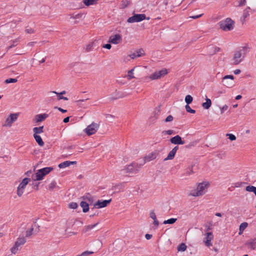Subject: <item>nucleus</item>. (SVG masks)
I'll return each instance as SVG.
<instances>
[{
	"mask_svg": "<svg viewBox=\"0 0 256 256\" xmlns=\"http://www.w3.org/2000/svg\"><path fill=\"white\" fill-rule=\"evenodd\" d=\"M248 52L249 48L247 46L240 48L234 54L233 58L232 59V64L235 65L239 64L243 60Z\"/></svg>",
	"mask_w": 256,
	"mask_h": 256,
	"instance_id": "nucleus-1",
	"label": "nucleus"
},
{
	"mask_svg": "<svg viewBox=\"0 0 256 256\" xmlns=\"http://www.w3.org/2000/svg\"><path fill=\"white\" fill-rule=\"evenodd\" d=\"M208 184L206 182L198 184L196 189L191 190L190 195L193 196H198L204 194L207 190Z\"/></svg>",
	"mask_w": 256,
	"mask_h": 256,
	"instance_id": "nucleus-2",
	"label": "nucleus"
},
{
	"mask_svg": "<svg viewBox=\"0 0 256 256\" xmlns=\"http://www.w3.org/2000/svg\"><path fill=\"white\" fill-rule=\"evenodd\" d=\"M220 28L225 32L230 31L234 28V22L230 18H226L218 23Z\"/></svg>",
	"mask_w": 256,
	"mask_h": 256,
	"instance_id": "nucleus-3",
	"label": "nucleus"
},
{
	"mask_svg": "<svg viewBox=\"0 0 256 256\" xmlns=\"http://www.w3.org/2000/svg\"><path fill=\"white\" fill-rule=\"evenodd\" d=\"M26 242V239L24 236H20L17 238L14 245L10 248V252L14 254L18 253L22 246Z\"/></svg>",
	"mask_w": 256,
	"mask_h": 256,
	"instance_id": "nucleus-4",
	"label": "nucleus"
},
{
	"mask_svg": "<svg viewBox=\"0 0 256 256\" xmlns=\"http://www.w3.org/2000/svg\"><path fill=\"white\" fill-rule=\"evenodd\" d=\"M52 168L50 167H46L40 169L37 171V172L32 176V179L34 180H40L43 179L44 177L47 174H48L52 170Z\"/></svg>",
	"mask_w": 256,
	"mask_h": 256,
	"instance_id": "nucleus-5",
	"label": "nucleus"
},
{
	"mask_svg": "<svg viewBox=\"0 0 256 256\" xmlns=\"http://www.w3.org/2000/svg\"><path fill=\"white\" fill-rule=\"evenodd\" d=\"M168 74V70L166 68H162L161 70L156 71L152 73L149 76L146 78L150 79L151 80H156Z\"/></svg>",
	"mask_w": 256,
	"mask_h": 256,
	"instance_id": "nucleus-6",
	"label": "nucleus"
},
{
	"mask_svg": "<svg viewBox=\"0 0 256 256\" xmlns=\"http://www.w3.org/2000/svg\"><path fill=\"white\" fill-rule=\"evenodd\" d=\"M18 116L19 113L10 114L6 118L3 126L8 128L11 127L12 124L18 120Z\"/></svg>",
	"mask_w": 256,
	"mask_h": 256,
	"instance_id": "nucleus-7",
	"label": "nucleus"
},
{
	"mask_svg": "<svg viewBox=\"0 0 256 256\" xmlns=\"http://www.w3.org/2000/svg\"><path fill=\"white\" fill-rule=\"evenodd\" d=\"M30 181V178H24L22 180V182L20 184L17 188L16 194L18 196H21L24 191L26 186Z\"/></svg>",
	"mask_w": 256,
	"mask_h": 256,
	"instance_id": "nucleus-8",
	"label": "nucleus"
},
{
	"mask_svg": "<svg viewBox=\"0 0 256 256\" xmlns=\"http://www.w3.org/2000/svg\"><path fill=\"white\" fill-rule=\"evenodd\" d=\"M99 128V124L96 122H92L88 125L84 130V132L88 135L90 136L94 134Z\"/></svg>",
	"mask_w": 256,
	"mask_h": 256,
	"instance_id": "nucleus-9",
	"label": "nucleus"
},
{
	"mask_svg": "<svg viewBox=\"0 0 256 256\" xmlns=\"http://www.w3.org/2000/svg\"><path fill=\"white\" fill-rule=\"evenodd\" d=\"M146 18L144 14H134L133 16L130 17L127 22L129 23L140 22Z\"/></svg>",
	"mask_w": 256,
	"mask_h": 256,
	"instance_id": "nucleus-10",
	"label": "nucleus"
},
{
	"mask_svg": "<svg viewBox=\"0 0 256 256\" xmlns=\"http://www.w3.org/2000/svg\"><path fill=\"white\" fill-rule=\"evenodd\" d=\"M234 76L232 75L225 76L222 78V84L227 88H231L234 84Z\"/></svg>",
	"mask_w": 256,
	"mask_h": 256,
	"instance_id": "nucleus-11",
	"label": "nucleus"
},
{
	"mask_svg": "<svg viewBox=\"0 0 256 256\" xmlns=\"http://www.w3.org/2000/svg\"><path fill=\"white\" fill-rule=\"evenodd\" d=\"M214 238V235L212 232H207L204 234V242L205 245L208 247L212 246V240Z\"/></svg>",
	"mask_w": 256,
	"mask_h": 256,
	"instance_id": "nucleus-12",
	"label": "nucleus"
},
{
	"mask_svg": "<svg viewBox=\"0 0 256 256\" xmlns=\"http://www.w3.org/2000/svg\"><path fill=\"white\" fill-rule=\"evenodd\" d=\"M112 201V199L108 200H98L96 202L94 206L96 208H101L106 206Z\"/></svg>",
	"mask_w": 256,
	"mask_h": 256,
	"instance_id": "nucleus-13",
	"label": "nucleus"
},
{
	"mask_svg": "<svg viewBox=\"0 0 256 256\" xmlns=\"http://www.w3.org/2000/svg\"><path fill=\"white\" fill-rule=\"evenodd\" d=\"M122 36L120 34L112 35L108 39V42L114 44H117L122 42Z\"/></svg>",
	"mask_w": 256,
	"mask_h": 256,
	"instance_id": "nucleus-14",
	"label": "nucleus"
},
{
	"mask_svg": "<svg viewBox=\"0 0 256 256\" xmlns=\"http://www.w3.org/2000/svg\"><path fill=\"white\" fill-rule=\"evenodd\" d=\"M170 142H171L172 144H184V142L182 140V138L178 135H176L172 138L170 140Z\"/></svg>",
	"mask_w": 256,
	"mask_h": 256,
	"instance_id": "nucleus-15",
	"label": "nucleus"
},
{
	"mask_svg": "<svg viewBox=\"0 0 256 256\" xmlns=\"http://www.w3.org/2000/svg\"><path fill=\"white\" fill-rule=\"evenodd\" d=\"M220 48L214 46H209L206 48L207 54L210 56L214 55L220 51Z\"/></svg>",
	"mask_w": 256,
	"mask_h": 256,
	"instance_id": "nucleus-16",
	"label": "nucleus"
},
{
	"mask_svg": "<svg viewBox=\"0 0 256 256\" xmlns=\"http://www.w3.org/2000/svg\"><path fill=\"white\" fill-rule=\"evenodd\" d=\"M144 54V50L142 49H140L135 52L129 54V56L132 59H134L136 58L140 57Z\"/></svg>",
	"mask_w": 256,
	"mask_h": 256,
	"instance_id": "nucleus-17",
	"label": "nucleus"
},
{
	"mask_svg": "<svg viewBox=\"0 0 256 256\" xmlns=\"http://www.w3.org/2000/svg\"><path fill=\"white\" fill-rule=\"evenodd\" d=\"M178 149V146H176L174 148L172 149V150H171L169 152L167 157L164 160H172L174 158V156H175Z\"/></svg>",
	"mask_w": 256,
	"mask_h": 256,
	"instance_id": "nucleus-18",
	"label": "nucleus"
},
{
	"mask_svg": "<svg viewBox=\"0 0 256 256\" xmlns=\"http://www.w3.org/2000/svg\"><path fill=\"white\" fill-rule=\"evenodd\" d=\"M48 116V115L46 114H38L35 116L34 120L36 122H39L44 120Z\"/></svg>",
	"mask_w": 256,
	"mask_h": 256,
	"instance_id": "nucleus-19",
	"label": "nucleus"
},
{
	"mask_svg": "<svg viewBox=\"0 0 256 256\" xmlns=\"http://www.w3.org/2000/svg\"><path fill=\"white\" fill-rule=\"evenodd\" d=\"M76 164V161H68V160H66V161H65V162H62L58 164V167L60 168H66L68 166H69L71 164Z\"/></svg>",
	"mask_w": 256,
	"mask_h": 256,
	"instance_id": "nucleus-20",
	"label": "nucleus"
},
{
	"mask_svg": "<svg viewBox=\"0 0 256 256\" xmlns=\"http://www.w3.org/2000/svg\"><path fill=\"white\" fill-rule=\"evenodd\" d=\"M136 165L134 164H132L126 166L124 170L125 172H133L137 170L136 169Z\"/></svg>",
	"mask_w": 256,
	"mask_h": 256,
	"instance_id": "nucleus-21",
	"label": "nucleus"
},
{
	"mask_svg": "<svg viewBox=\"0 0 256 256\" xmlns=\"http://www.w3.org/2000/svg\"><path fill=\"white\" fill-rule=\"evenodd\" d=\"M157 153L155 152L149 154L145 156L144 160L146 162H150L156 158Z\"/></svg>",
	"mask_w": 256,
	"mask_h": 256,
	"instance_id": "nucleus-22",
	"label": "nucleus"
},
{
	"mask_svg": "<svg viewBox=\"0 0 256 256\" xmlns=\"http://www.w3.org/2000/svg\"><path fill=\"white\" fill-rule=\"evenodd\" d=\"M34 140L40 146H44V142H43L42 138L38 134H34Z\"/></svg>",
	"mask_w": 256,
	"mask_h": 256,
	"instance_id": "nucleus-23",
	"label": "nucleus"
},
{
	"mask_svg": "<svg viewBox=\"0 0 256 256\" xmlns=\"http://www.w3.org/2000/svg\"><path fill=\"white\" fill-rule=\"evenodd\" d=\"M211 105H212L211 100L210 98H208L207 96H206V102L202 103V106L204 109L208 110L211 106Z\"/></svg>",
	"mask_w": 256,
	"mask_h": 256,
	"instance_id": "nucleus-24",
	"label": "nucleus"
},
{
	"mask_svg": "<svg viewBox=\"0 0 256 256\" xmlns=\"http://www.w3.org/2000/svg\"><path fill=\"white\" fill-rule=\"evenodd\" d=\"M80 206L82 208V211L84 212H86L89 210L88 204L85 202L82 201L80 203Z\"/></svg>",
	"mask_w": 256,
	"mask_h": 256,
	"instance_id": "nucleus-25",
	"label": "nucleus"
},
{
	"mask_svg": "<svg viewBox=\"0 0 256 256\" xmlns=\"http://www.w3.org/2000/svg\"><path fill=\"white\" fill-rule=\"evenodd\" d=\"M98 0H82L83 3L87 6L96 4L98 3Z\"/></svg>",
	"mask_w": 256,
	"mask_h": 256,
	"instance_id": "nucleus-26",
	"label": "nucleus"
},
{
	"mask_svg": "<svg viewBox=\"0 0 256 256\" xmlns=\"http://www.w3.org/2000/svg\"><path fill=\"white\" fill-rule=\"evenodd\" d=\"M98 222L96 223V224H90V225H88V226H86L84 227V232H86L90 230H92V228H94L98 224Z\"/></svg>",
	"mask_w": 256,
	"mask_h": 256,
	"instance_id": "nucleus-27",
	"label": "nucleus"
},
{
	"mask_svg": "<svg viewBox=\"0 0 256 256\" xmlns=\"http://www.w3.org/2000/svg\"><path fill=\"white\" fill-rule=\"evenodd\" d=\"M44 126H39V127H34L33 128V132L34 134H39L42 133L44 132L43 130Z\"/></svg>",
	"mask_w": 256,
	"mask_h": 256,
	"instance_id": "nucleus-28",
	"label": "nucleus"
},
{
	"mask_svg": "<svg viewBox=\"0 0 256 256\" xmlns=\"http://www.w3.org/2000/svg\"><path fill=\"white\" fill-rule=\"evenodd\" d=\"M246 190L248 192H253L256 196V187L252 186H246Z\"/></svg>",
	"mask_w": 256,
	"mask_h": 256,
	"instance_id": "nucleus-29",
	"label": "nucleus"
},
{
	"mask_svg": "<svg viewBox=\"0 0 256 256\" xmlns=\"http://www.w3.org/2000/svg\"><path fill=\"white\" fill-rule=\"evenodd\" d=\"M135 68L136 67H134V68H132V70H128V75L126 76L128 80L134 78H135L134 76V70Z\"/></svg>",
	"mask_w": 256,
	"mask_h": 256,
	"instance_id": "nucleus-30",
	"label": "nucleus"
},
{
	"mask_svg": "<svg viewBox=\"0 0 256 256\" xmlns=\"http://www.w3.org/2000/svg\"><path fill=\"white\" fill-rule=\"evenodd\" d=\"M94 42L89 43L88 44L86 45V46L85 47L86 51V52L90 51L94 48Z\"/></svg>",
	"mask_w": 256,
	"mask_h": 256,
	"instance_id": "nucleus-31",
	"label": "nucleus"
},
{
	"mask_svg": "<svg viewBox=\"0 0 256 256\" xmlns=\"http://www.w3.org/2000/svg\"><path fill=\"white\" fill-rule=\"evenodd\" d=\"M177 219L176 218H170V219H168L167 220H164L163 222V224H174L176 221Z\"/></svg>",
	"mask_w": 256,
	"mask_h": 256,
	"instance_id": "nucleus-32",
	"label": "nucleus"
},
{
	"mask_svg": "<svg viewBox=\"0 0 256 256\" xmlns=\"http://www.w3.org/2000/svg\"><path fill=\"white\" fill-rule=\"evenodd\" d=\"M56 188H58V186H57L56 182L54 181L52 182L48 185V189L50 190H52Z\"/></svg>",
	"mask_w": 256,
	"mask_h": 256,
	"instance_id": "nucleus-33",
	"label": "nucleus"
},
{
	"mask_svg": "<svg viewBox=\"0 0 256 256\" xmlns=\"http://www.w3.org/2000/svg\"><path fill=\"white\" fill-rule=\"evenodd\" d=\"M193 100L192 97L190 95H187L185 98V102L186 103V105L190 104Z\"/></svg>",
	"mask_w": 256,
	"mask_h": 256,
	"instance_id": "nucleus-34",
	"label": "nucleus"
},
{
	"mask_svg": "<svg viewBox=\"0 0 256 256\" xmlns=\"http://www.w3.org/2000/svg\"><path fill=\"white\" fill-rule=\"evenodd\" d=\"M34 230V228H31L28 230H26V237H30V236L32 235V232Z\"/></svg>",
	"mask_w": 256,
	"mask_h": 256,
	"instance_id": "nucleus-35",
	"label": "nucleus"
},
{
	"mask_svg": "<svg viewBox=\"0 0 256 256\" xmlns=\"http://www.w3.org/2000/svg\"><path fill=\"white\" fill-rule=\"evenodd\" d=\"M248 226V224L246 222H244L242 223L240 226L239 230H244L247 228Z\"/></svg>",
	"mask_w": 256,
	"mask_h": 256,
	"instance_id": "nucleus-36",
	"label": "nucleus"
},
{
	"mask_svg": "<svg viewBox=\"0 0 256 256\" xmlns=\"http://www.w3.org/2000/svg\"><path fill=\"white\" fill-rule=\"evenodd\" d=\"M186 110L187 112L191 113V114H194L196 112V110H192L190 108V107L189 106V105H186L185 106Z\"/></svg>",
	"mask_w": 256,
	"mask_h": 256,
	"instance_id": "nucleus-37",
	"label": "nucleus"
},
{
	"mask_svg": "<svg viewBox=\"0 0 256 256\" xmlns=\"http://www.w3.org/2000/svg\"><path fill=\"white\" fill-rule=\"evenodd\" d=\"M18 81L16 78H10L5 80L6 84L14 83Z\"/></svg>",
	"mask_w": 256,
	"mask_h": 256,
	"instance_id": "nucleus-38",
	"label": "nucleus"
},
{
	"mask_svg": "<svg viewBox=\"0 0 256 256\" xmlns=\"http://www.w3.org/2000/svg\"><path fill=\"white\" fill-rule=\"evenodd\" d=\"M226 136H228L232 141L235 140H236V136L232 134H226Z\"/></svg>",
	"mask_w": 256,
	"mask_h": 256,
	"instance_id": "nucleus-39",
	"label": "nucleus"
},
{
	"mask_svg": "<svg viewBox=\"0 0 256 256\" xmlns=\"http://www.w3.org/2000/svg\"><path fill=\"white\" fill-rule=\"evenodd\" d=\"M186 248V244H181L178 248V250H182V251H184Z\"/></svg>",
	"mask_w": 256,
	"mask_h": 256,
	"instance_id": "nucleus-40",
	"label": "nucleus"
},
{
	"mask_svg": "<svg viewBox=\"0 0 256 256\" xmlns=\"http://www.w3.org/2000/svg\"><path fill=\"white\" fill-rule=\"evenodd\" d=\"M94 252L90 251H85L83 252L80 255L78 256H88L89 254H92Z\"/></svg>",
	"mask_w": 256,
	"mask_h": 256,
	"instance_id": "nucleus-41",
	"label": "nucleus"
},
{
	"mask_svg": "<svg viewBox=\"0 0 256 256\" xmlns=\"http://www.w3.org/2000/svg\"><path fill=\"white\" fill-rule=\"evenodd\" d=\"M25 32L27 34H33L34 32V30L31 28H26Z\"/></svg>",
	"mask_w": 256,
	"mask_h": 256,
	"instance_id": "nucleus-42",
	"label": "nucleus"
},
{
	"mask_svg": "<svg viewBox=\"0 0 256 256\" xmlns=\"http://www.w3.org/2000/svg\"><path fill=\"white\" fill-rule=\"evenodd\" d=\"M150 216L152 220H154L156 218V214L154 212V210H151L150 212Z\"/></svg>",
	"mask_w": 256,
	"mask_h": 256,
	"instance_id": "nucleus-43",
	"label": "nucleus"
},
{
	"mask_svg": "<svg viewBox=\"0 0 256 256\" xmlns=\"http://www.w3.org/2000/svg\"><path fill=\"white\" fill-rule=\"evenodd\" d=\"M78 205L76 202H71L69 204V207L72 209H76L77 208Z\"/></svg>",
	"mask_w": 256,
	"mask_h": 256,
	"instance_id": "nucleus-44",
	"label": "nucleus"
},
{
	"mask_svg": "<svg viewBox=\"0 0 256 256\" xmlns=\"http://www.w3.org/2000/svg\"><path fill=\"white\" fill-rule=\"evenodd\" d=\"M162 133L164 135H165V134L171 135V134H173L174 131L172 130H168L163 131Z\"/></svg>",
	"mask_w": 256,
	"mask_h": 256,
	"instance_id": "nucleus-45",
	"label": "nucleus"
},
{
	"mask_svg": "<svg viewBox=\"0 0 256 256\" xmlns=\"http://www.w3.org/2000/svg\"><path fill=\"white\" fill-rule=\"evenodd\" d=\"M244 184V182H237L234 184V186L236 188H240V187H242Z\"/></svg>",
	"mask_w": 256,
	"mask_h": 256,
	"instance_id": "nucleus-46",
	"label": "nucleus"
},
{
	"mask_svg": "<svg viewBox=\"0 0 256 256\" xmlns=\"http://www.w3.org/2000/svg\"><path fill=\"white\" fill-rule=\"evenodd\" d=\"M228 108V106L226 104H224L222 108H220V113L221 114H223L224 112Z\"/></svg>",
	"mask_w": 256,
	"mask_h": 256,
	"instance_id": "nucleus-47",
	"label": "nucleus"
},
{
	"mask_svg": "<svg viewBox=\"0 0 256 256\" xmlns=\"http://www.w3.org/2000/svg\"><path fill=\"white\" fill-rule=\"evenodd\" d=\"M173 120V117L171 115H169L166 117V118L165 120L166 122H170Z\"/></svg>",
	"mask_w": 256,
	"mask_h": 256,
	"instance_id": "nucleus-48",
	"label": "nucleus"
},
{
	"mask_svg": "<svg viewBox=\"0 0 256 256\" xmlns=\"http://www.w3.org/2000/svg\"><path fill=\"white\" fill-rule=\"evenodd\" d=\"M154 220V224L156 226V228H157L159 225V222L157 218L153 220Z\"/></svg>",
	"mask_w": 256,
	"mask_h": 256,
	"instance_id": "nucleus-49",
	"label": "nucleus"
},
{
	"mask_svg": "<svg viewBox=\"0 0 256 256\" xmlns=\"http://www.w3.org/2000/svg\"><path fill=\"white\" fill-rule=\"evenodd\" d=\"M57 96H58V100H68V98L66 97L62 96L61 95H57Z\"/></svg>",
	"mask_w": 256,
	"mask_h": 256,
	"instance_id": "nucleus-50",
	"label": "nucleus"
},
{
	"mask_svg": "<svg viewBox=\"0 0 256 256\" xmlns=\"http://www.w3.org/2000/svg\"><path fill=\"white\" fill-rule=\"evenodd\" d=\"M186 174H187L188 175H190V174H193V173H194L193 170H192V168H188V170L186 171Z\"/></svg>",
	"mask_w": 256,
	"mask_h": 256,
	"instance_id": "nucleus-51",
	"label": "nucleus"
},
{
	"mask_svg": "<svg viewBox=\"0 0 256 256\" xmlns=\"http://www.w3.org/2000/svg\"><path fill=\"white\" fill-rule=\"evenodd\" d=\"M111 45L110 44H105L103 46V48L110 50L111 48Z\"/></svg>",
	"mask_w": 256,
	"mask_h": 256,
	"instance_id": "nucleus-52",
	"label": "nucleus"
},
{
	"mask_svg": "<svg viewBox=\"0 0 256 256\" xmlns=\"http://www.w3.org/2000/svg\"><path fill=\"white\" fill-rule=\"evenodd\" d=\"M51 92L52 93H54V94H56L57 95H62V94H66V91L64 90V91H62V92L58 93V92Z\"/></svg>",
	"mask_w": 256,
	"mask_h": 256,
	"instance_id": "nucleus-53",
	"label": "nucleus"
},
{
	"mask_svg": "<svg viewBox=\"0 0 256 256\" xmlns=\"http://www.w3.org/2000/svg\"><path fill=\"white\" fill-rule=\"evenodd\" d=\"M152 236L150 234H146L145 235V238L146 240H150L152 238Z\"/></svg>",
	"mask_w": 256,
	"mask_h": 256,
	"instance_id": "nucleus-54",
	"label": "nucleus"
},
{
	"mask_svg": "<svg viewBox=\"0 0 256 256\" xmlns=\"http://www.w3.org/2000/svg\"><path fill=\"white\" fill-rule=\"evenodd\" d=\"M55 108H57L59 111L62 112V113H64L67 112L66 110H64L60 108L55 107Z\"/></svg>",
	"mask_w": 256,
	"mask_h": 256,
	"instance_id": "nucleus-55",
	"label": "nucleus"
},
{
	"mask_svg": "<svg viewBox=\"0 0 256 256\" xmlns=\"http://www.w3.org/2000/svg\"><path fill=\"white\" fill-rule=\"evenodd\" d=\"M82 16V14H77L75 15L74 16L73 18H81Z\"/></svg>",
	"mask_w": 256,
	"mask_h": 256,
	"instance_id": "nucleus-56",
	"label": "nucleus"
},
{
	"mask_svg": "<svg viewBox=\"0 0 256 256\" xmlns=\"http://www.w3.org/2000/svg\"><path fill=\"white\" fill-rule=\"evenodd\" d=\"M240 70H238V69H236V70H234V73L235 74H240Z\"/></svg>",
	"mask_w": 256,
	"mask_h": 256,
	"instance_id": "nucleus-57",
	"label": "nucleus"
},
{
	"mask_svg": "<svg viewBox=\"0 0 256 256\" xmlns=\"http://www.w3.org/2000/svg\"><path fill=\"white\" fill-rule=\"evenodd\" d=\"M69 120H70V117L68 116L64 119L63 122L64 123H66L69 122Z\"/></svg>",
	"mask_w": 256,
	"mask_h": 256,
	"instance_id": "nucleus-58",
	"label": "nucleus"
},
{
	"mask_svg": "<svg viewBox=\"0 0 256 256\" xmlns=\"http://www.w3.org/2000/svg\"><path fill=\"white\" fill-rule=\"evenodd\" d=\"M36 44V42H30L28 44V46H34V44Z\"/></svg>",
	"mask_w": 256,
	"mask_h": 256,
	"instance_id": "nucleus-59",
	"label": "nucleus"
},
{
	"mask_svg": "<svg viewBox=\"0 0 256 256\" xmlns=\"http://www.w3.org/2000/svg\"><path fill=\"white\" fill-rule=\"evenodd\" d=\"M85 100H80L77 101V102L78 104H80L82 102H84Z\"/></svg>",
	"mask_w": 256,
	"mask_h": 256,
	"instance_id": "nucleus-60",
	"label": "nucleus"
},
{
	"mask_svg": "<svg viewBox=\"0 0 256 256\" xmlns=\"http://www.w3.org/2000/svg\"><path fill=\"white\" fill-rule=\"evenodd\" d=\"M38 184H34V188L36 190H38Z\"/></svg>",
	"mask_w": 256,
	"mask_h": 256,
	"instance_id": "nucleus-61",
	"label": "nucleus"
},
{
	"mask_svg": "<svg viewBox=\"0 0 256 256\" xmlns=\"http://www.w3.org/2000/svg\"><path fill=\"white\" fill-rule=\"evenodd\" d=\"M241 98H242V96H241V95H238V96L236 97V100H240Z\"/></svg>",
	"mask_w": 256,
	"mask_h": 256,
	"instance_id": "nucleus-62",
	"label": "nucleus"
},
{
	"mask_svg": "<svg viewBox=\"0 0 256 256\" xmlns=\"http://www.w3.org/2000/svg\"><path fill=\"white\" fill-rule=\"evenodd\" d=\"M215 215L217 216H219V217H220L222 216V214L220 212H216Z\"/></svg>",
	"mask_w": 256,
	"mask_h": 256,
	"instance_id": "nucleus-63",
	"label": "nucleus"
},
{
	"mask_svg": "<svg viewBox=\"0 0 256 256\" xmlns=\"http://www.w3.org/2000/svg\"><path fill=\"white\" fill-rule=\"evenodd\" d=\"M46 60V58H43L40 61V64L44 63Z\"/></svg>",
	"mask_w": 256,
	"mask_h": 256,
	"instance_id": "nucleus-64",
	"label": "nucleus"
}]
</instances>
